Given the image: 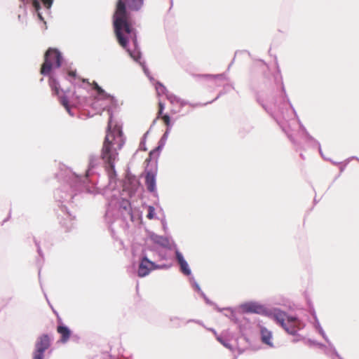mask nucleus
Segmentation results:
<instances>
[{"mask_svg": "<svg viewBox=\"0 0 359 359\" xmlns=\"http://www.w3.org/2000/svg\"><path fill=\"white\" fill-rule=\"evenodd\" d=\"M144 4V0H118L113 15L114 33L118 44L126 49L130 39L136 42V32L133 27L130 11H138Z\"/></svg>", "mask_w": 359, "mask_h": 359, "instance_id": "1", "label": "nucleus"}, {"mask_svg": "<svg viewBox=\"0 0 359 359\" xmlns=\"http://www.w3.org/2000/svg\"><path fill=\"white\" fill-rule=\"evenodd\" d=\"M124 143L125 140L121 127L112 125L111 116H110L100 157L111 176L115 174V163L118 160V151L121 149Z\"/></svg>", "mask_w": 359, "mask_h": 359, "instance_id": "2", "label": "nucleus"}, {"mask_svg": "<svg viewBox=\"0 0 359 359\" xmlns=\"http://www.w3.org/2000/svg\"><path fill=\"white\" fill-rule=\"evenodd\" d=\"M273 318L289 334L294 335L300 330V322L295 317L289 316L282 311H275Z\"/></svg>", "mask_w": 359, "mask_h": 359, "instance_id": "3", "label": "nucleus"}, {"mask_svg": "<svg viewBox=\"0 0 359 359\" xmlns=\"http://www.w3.org/2000/svg\"><path fill=\"white\" fill-rule=\"evenodd\" d=\"M61 63V53L55 48H49L45 53L44 62L41 65L40 73L48 75L53 69L59 68Z\"/></svg>", "mask_w": 359, "mask_h": 359, "instance_id": "4", "label": "nucleus"}, {"mask_svg": "<svg viewBox=\"0 0 359 359\" xmlns=\"http://www.w3.org/2000/svg\"><path fill=\"white\" fill-rule=\"evenodd\" d=\"M50 346V339L48 334H42L40 336L35 344V351L34 353L33 359H43V353Z\"/></svg>", "mask_w": 359, "mask_h": 359, "instance_id": "5", "label": "nucleus"}, {"mask_svg": "<svg viewBox=\"0 0 359 359\" xmlns=\"http://www.w3.org/2000/svg\"><path fill=\"white\" fill-rule=\"evenodd\" d=\"M156 268L157 266L154 262L149 260L147 257H144L141 260L139 265V269L137 271L138 276L140 277L146 276L150 273L151 270L155 269Z\"/></svg>", "mask_w": 359, "mask_h": 359, "instance_id": "6", "label": "nucleus"}, {"mask_svg": "<svg viewBox=\"0 0 359 359\" xmlns=\"http://www.w3.org/2000/svg\"><path fill=\"white\" fill-rule=\"evenodd\" d=\"M145 184L147 190L154 192L156 190V174L152 171H147L145 175Z\"/></svg>", "mask_w": 359, "mask_h": 359, "instance_id": "7", "label": "nucleus"}, {"mask_svg": "<svg viewBox=\"0 0 359 359\" xmlns=\"http://www.w3.org/2000/svg\"><path fill=\"white\" fill-rule=\"evenodd\" d=\"M57 332L60 335V341L63 344L67 342L72 334L71 330L63 324L57 327Z\"/></svg>", "mask_w": 359, "mask_h": 359, "instance_id": "8", "label": "nucleus"}, {"mask_svg": "<svg viewBox=\"0 0 359 359\" xmlns=\"http://www.w3.org/2000/svg\"><path fill=\"white\" fill-rule=\"evenodd\" d=\"M176 258L180 266L182 272L187 276L190 275L191 270L189 268V265L184 259L183 255L178 251L176 252Z\"/></svg>", "mask_w": 359, "mask_h": 359, "instance_id": "9", "label": "nucleus"}, {"mask_svg": "<svg viewBox=\"0 0 359 359\" xmlns=\"http://www.w3.org/2000/svg\"><path fill=\"white\" fill-rule=\"evenodd\" d=\"M261 334H262V341L263 343L268 344L269 346H272L271 339L272 338L271 332H269L266 328H262L261 330Z\"/></svg>", "mask_w": 359, "mask_h": 359, "instance_id": "10", "label": "nucleus"}, {"mask_svg": "<svg viewBox=\"0 0 359 359\" xmlns=\"http://www.w3.org/2000/svg\"><path fill=\"white\" fill-rule=\"evenodd\" d=\"M157 118H161L168 128L170 127V118L167 114H163V110H158Z\"/></svg>", "mask_w": 359, "mask_h": 359, "instance_id": "11", "label": "nucleus"}, {"mask_svg": "<svg viewBox=\"0 0 359 359\" xmlns=\"http://www.w3.org/2000/svg\"><path fill=\"white\" fill-rule=\"evenodd\" d=\"M49 86L55 95H58L60 93V85L57 81L52 76L49 78Z\"/></svg>", "mask_w": 359, "mask_h": 359, "instance_id": "12", "label": "nucleus"}, {"mask_svg": "<svg viewBox=\"0 0 359 359\" xmlns=\"http://www.w3.org/2000/svg\"><path fill=\"white\" fill-rule=\"evenodd\" d=\"M151 238L154 243L161 246L166 247L169 245V241L163 236H153Z\"/></svg>", "mask_w": 359, "mask_h": 359, "instance_id": "13", "label": "nucleus"}, {"mask_svg": "<svg viewBox=\"0 0 359 359\" xmlns=\"http://www.w3.org/2000/svg\"><path fill=\"white\" fill-rule=\"evenodd\" d=\"M60 104L66 109L68 113H70V107L69 100L66 96H61L59 97Z\"/></svg>", "mask_w": 359, "mask_h": 359, "instance_id": "14", "label": "nucleus"}, {"mask_svg": "<svg viewBox=\"0 0 359 359\" xmlns=\"http://www.w3.org/2000/svg\"><path fill=\"white\" fill-rule=\"evenodd\" d=\"M22 1L27 4L31 1L32 4V6L34 7V8L35 9L36 11H38L39 10L41 9V4L38 0H22Z\"/></svg>", "mask_w": 359, "mask_h": 359, "instance_id": "15", "label": "nucleus"}, {"mask_svg": "<svg viewBox=\"0 0 359 359\" xmlns=\"http://www.w3.org/2000/svg\"><path fill=\"white\" fill-rule=\"evenodd\" d=\"M261 310V307L255 305V304H250L247 306V311L252 313H259Z\"/></svg>", "mask_w": 359, "mask_h": 359, "instance_id": "16", "label": "nucleus"}, {"mask_svg": "<svg viewBox=\"0 0 359 359\" xmlns=\"http://www.w3.org/2000/svg\"><path fill=\"white\" fill-rule=\"evenodd\" d=\"M148 210H149V212L147 215V217L149 219H152L154 217V211H155L154 208L152 206H149Z\"/></svg>", "mask_w": 359, "mask_h": 359, "instance_id": "17", "label": "nucleus"}, {"mask_svg": "<svg viewBox=\"0 0 359 359\" xmlns=\"http://www.w3.org/2000/svg\"><path fill=\"white\" fill-rule=\"evenodd\" d=\"M93 88L97 90V93L100 95H102L104 93V91L102 89L101 87L98 86V84L96 82H93Z\"/></svg>", "mask_w": 359, "mask_h": 359, "instance_id": "18", "label": "nucleus"}, {"mask_svg": "<svg viewBox=\"0 0 359 359\" xmlns=\"http://www.w3.org/2000/svg\"><path fill=\"white\" fill-rule=\"evenodd\" d=\"M47 8H50L53 4V0H41Z\"/></svg>", "mask_w": 359, "mask_h": 359, "instance_id": "19", "label": "nucleus"}, {"mask_svg": "<svg viewBox=\"0 0 359 359\" xmlns=\"http://www.w3.org/2000/svg\"><path fill=\"white\" fill-rule=\"evenodd\" d=\"M127 51L128 52V53L130 54V55L134 58V60H135L136 61L140 58V55L139 54H137L136 55H133L128 49L127 50Z\"/></svg>", "mask_w": 359, "mask_h": 359, "instance_id": "20", "label": "nucleus"}, {"mask_svg": "<svg viewBox=\"0 0 359 359\" xmlns=\"http://www.w3.org/2000/svg\"><path fill=\"white\" fill-rule=\"evenodd\" d=\"M76 71H69V72H68V75H69V76H72V77H75V76H76Z\"/></svg>", "mask_w": 359, "mask_h": 359, "instance_id": "21", "label": "nucleus"}, {"mask_svg": "<svg viewBox=\"0 0 359 359\" xmlns=\"http://www.w3.org/2000/svg\"><path fill=\"white\" fill-rule=\"evenodd\" d=\"M164 109V104L161 102H158V110H163Z\"/></svg>", "mask_w": 359, "mask_h": 359, "instance_id": "22", "label": "nucleus"}, {"mask_svg": "<svg viewBox=\"0 0 359 359\" xmlns=\"http://www.w3.org/2000/svg\"><path fill=\"white\" fill-rule=\"evenodd\" d=\"M37 12V15L39 17V18L41 20H43V18L42 17L41 13L39 12V10Z\"/></svg>", "mask_w": 359, "mask_h": 359, "instance_id": "23", "label": "nucleus"}, {"mask_svg": "<svg viewBox=\"0 0 359 359\" xmlns=\"http://www.w3.org/2000/svg\"><path fill=\"white\" fill-rule=\"evenodd\" d=\"M206 76H207V77H212V76L207 75Z\"/></svg>", "mask_w": 359, "mask_h": 359, "instance_id": "24", "label": "nucleus"}]
</instances>
